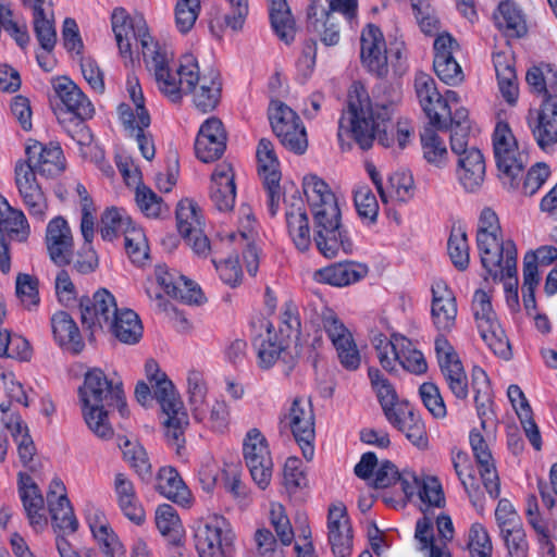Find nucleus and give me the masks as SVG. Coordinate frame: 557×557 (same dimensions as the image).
<instances>
[{
  "mask_svg": "<svg viewBox=\"0 0 557 557\" xmlns=\"http://www.w3.org/2000/svg\"><path fill=\"white\" fill-rule=\"evenodd\" d=\"M358 214L368 222H374L379 213V203L369 186L358 185L354 195Z\"/></svg>",
  "mask_w": 557,
  "mask_h": 557,
  "instance_id": "obj_57",
  "label": "nucleus"
},
{
  "mask_svg": "<svg viewBox=\"0 0 557 557\" xmlns=\"http://www.w3.org/2000/svg\"><path fill=\"white\" fill-rule=\"evenodd\" d=\"M189 406L196 421L202 422L207 418L208 405L206 404V385L197 372H190L187 377Z\"/></svg>",
  "mask_w": 557,
  "mask_h": 557,
  "instance_id": "obj_52",
  "label": "nucleus"
},
{
  "mask_svg": "<svg viewBox=\"0 0 557 557\" xmlns=\"http://www.w3.org/2000/svg\"><path fill=\"white\" fill-rule=\"evenodd\" d=\"M127 92L134 108L121 103L117 108L120 120L137 143L141 156L150 161L156 154L154 143L150 133L145 129L150 125V115L145 108V99L137 77L127 78Z\"/></svg>",
  "mask_w": 557,
  "mask_h": 557,
  "instance_id": "obj_7",
  "label": "nucleus"
},
{
  "mask_svg": "<svg viewBox=\"0 0 557 557\" xmlns=\"http://www.w3.org/2000/svg\"><path fill=\"white\" fill-rule=\"evenodd\" d=\"M156 490L182 507H187L190 504V492L173 467H164L159 470Z\"/></svg>",
  "mask_w": 557,
  "mask_h": 557,
  "instance_id": "obj_34",
  "label": "nucleus"
},
{
  "mask_svg": "<svg viewBox=\"0 0 557 557\" xmlns=\"http://www.w3.org/2000/svg\"><path fill=\"white\" fill-rule=\"evenodd\" d=\"M527 123L541 149L553 147L557 143V96L546 97L540 108L530 109Z\"/></svg>",
  "mask_w": 557,
  "mask_h": 557,
  "instance_id": "obj_13",
  "label": "nucleus"
},
{
  "mask_svg": "<svg viewBox=\"0 0 557 557\" xmlns=\"http://www.w3.org/2000/svg\"><path fill=\"white\" fill-rule=\"evenodd\" d=\"M494 66L502 97L510 106H515L519 97L517 75L510 60L503 53L494 55Z\"/></svg>",
  "mask_w": 557,
  "mask_h": 557,
  "instance_id": "obj_39",
  "label": "nucleus"
},
{
  "mask_svg": "<svg viewBox=\"0 0 557 557\" xmlns=\"http://www.w3.org/2000/svg\"><path fill=\"white\" fill-rule=\"evenodd\" d=\"M218 239L221 242L228 240H244L247 244H255L263 242V234L259 230L249 208L243 209V219L240 220L238 232L231 231L219 233Z\"/></svg>",
  "mask_w": 557,
  "mask_h": 557,
  "instance_id": "obj_48",
  "label": "nucleus"
},
{
  "mask_svg": "<svg viewBox=\"0 0 557 557\" xmlns=\"http://www.w3.org/2000/svg\"><path fill=\"white\" fill-rule=\"evenodd\" d=\"M25 152L26 160L23 161L42 176L54 177L65 169L63 151L58 145L45 146L37 140L29 139Z\"/></svg>",
  "mask_w": 557,
  "mask_h": 557,
  "instance_id": "obj_18",
  "label": "nucleus"
},
{
  "mask_svg": "<svg viewBox=\"0 0 557 557\" xmlns=\"http://www.w3.org/2000/svg\"><path fill=\"white\" fill-rule=\"evenodd\" d=\"M527 84L533 94L545 98L557 96V69L550 64H540L529 69L525 75Z\"/></svg>",
  "mask_w": 557,
  "mask_h": 557,
  "instance_id": "obj_41",
  "label": "nucleus"
},
{
  "mask_svg": "<svg viewBox=\"0 0 557 557\" xmlns=\"http://www.w3.org/2000/svg\"><path fill=\"white\" fill-rule=\"evenodd\" d=\"M509 557H529V542L522 525L500 533Z\"/></svg>",
  "mask_w": 557,
  "mask_h": 557,
  "instance_id": "obj_63",
  "label": "nucleus"
},
{
  "mask_svg": "<svg viewBox=\"0 0 557 557\" xmlns=\"http://www.w3.org/2000/svg\"><path fill=\"white\" fill-rule=\"evenodd\" d=\"M302 189L314 220L315 244H348L354 231L343 223L338 199L321 177L310 174L302 180Z\"/></svg>",
  "mask_w": 557,
  "mask_h": 557,
  "instance_id": "obj_4",
  "label": "nucleus"
},
{
  "mask_svg": "<svg viewBox=\"0 0 557 557\" xmlns=\"http://www.w3.org/2000/svg\"><path fill=\"white\" fill-rule=\"evenodd\" d=\"M164 62L152 77L160 94L173 103L191 95L194 106L202 113L213 110L220 100L221 83L216 75H201L197 58L185 53L178 62Z\"/></svg>",
  "mask_w": 557,
  "mask_h": 557,
  "instance_id": "obj_2",
  "label": "nucleus"
},
{
  "mask_svg": "<svg viewBox=\"0 0 557 557\" xmlns=\"http://www.w3.org/2000/svg\"><path fill=\"white\" fill-rule=\"evenodd\" d=\"M55 96L66 109L59 114L75 115L79 119H91L95 115V107L82 89L69 77L61 76L52 81Z\"/></svg>",
  "mask_w": 557,
  "mask_h": 557,
  "instance_id": "obj_20",
  "label": "nucleus"
},
{
  "mask_svg": "<svg viewBox=\"0 0 557 557\" xmlns=\"http://www.w3.org/2000/svg\"><path fill=\"white\" fill-rule=\"evenodd\" d=\"M495 25L508 36H521L525 32V23L521 11L512 1H503L494 13Z\"/></svg>",
  "mask_w": 557,
  "mask_h": 557,
  "instance_id": "obj_44",
  "label": "nucleus"
},
{
  "mask_svg": "<svg viewBox=\"0 0 557 557\" xmlns=\"http://www.w3.org/2000/svg\"><path fill=\"white\" fill-rule=\"evenodd\" d=\"M441 372L455 397L466 399L469 394V387L467 374L461 361L454 362L450 366H443Z\"/></svg>",
  "mask_w": 557,
  "mask_h": 557,
  "instance_id": "obj_56",
  "label": "nucleus"
},
{
  "mask_svg": "<svg viewBox=\"0 0 557 557\" xmlns=\"http://www.w3.org/2000/svg\"><path fill=\"white\" fill-rule=\"evenodd\" d=\"M268 114L271 128L281 145L295 154L305 153L308 136L297 112L280 100H272Z\"/></svg>",
  "mask_w": 557,
  "mask_h": 557,
  "instance_id": "obj_9",
  "label": "nucleus"
},
{
  "mask_svg": "<svg viewBox=\"0 0 557 557\" xmlns=\"http://www.w3.org/2000/svg\"><path fill=\"white\" fill-rule=\"evenodd\" d=\"M433 67L440 79L447 85H458L465 78L461 66L455 57L434 58Z\"/></svg>",
  "mask_w": 557,
  "mask_h": 557,
  "instance_id": "obj_59",
  "label": "nucleus"
},
{
  "mask_svg": "<svg viewBox=\"0 0 557 557\" xmlns=\"http://www.w3.org/2000/svg\"><path fill=\"white\" fill-rule=\"evenodd\" d=\"M29 232L25 214L21 210L12 208L8 200L0 196V244L25 242Z\"/></svg>",
  "mask_w": 557,
  "mask_h": 557,
  "instance_id": "obj_27",
  "label": "nucleus"
},
{
  "mask_svg": "<svg viewBox=\"0 0 557 557\" xmlns=\"http://www.w3.org/2000/svg\"><path fill=\"white\" fill-rule=\"evenodd\" d=\"M468 548L471 557H492V541L486 529L481 523H473L471 525Z\"/></svg>",
  "mask_w": 557,
  "mask_h": 557,
  "instance_id": "obj_60",
  "label": "nucleus"
},
{
  "mask_svg": "<svg viewBox=\"0 0 557 557\" xmlns=\"http://www.w3.org/2000/svg\"><path fill=\"white\" fill-rule=\"evenodd\" d=\"M469 440L483 485L491 497L498 498L500 482L488 445L482 434L475 430L470 432Z\"/></svg>",
  "mask_w": 557,
  "mask_h": 557,
  "instance_id": "obj_23",
  "label": "nucleus"
},
{
  "mask_svg": "<svg viewBox=\"0 0 557 557\" xmlns=\"http://www.w3.org/2000/svg\"><path fill=\"white\" fill-rule=\"evenodd\" d=\"M503 231L497 214L490 208L481 211L476 225V244H512Z\"/></svg>",
  "mask_w": 557,
  "mask_h": 557,
  "instance_id": "obj_40",
  "label": "nucleus"
},
{
  "mask_svg": "<svg viewBox=\"0 0 557 557\" xmlns=\"http://www.w3.org/2000/svg\"><path fill=\"white\" fill-rule=\"evenodd\" d=\"M129 224V214L122 208H107L100 215L99 232L101 239L113 242L122 235L124 226Z\"/></svg>",
  "mask_w": 557,
  "mask_h": 557,
  "instance_id": "obj_46",
  "label": "nucleus"
},
{
  "mask_svg": "<svg viewBox=\"0 0 557 557\" xmlns=\"http://www.w3.org/2000/svg\"><path fill=\"white\" fill-rule=\"evenodd\" d=\"M368 273L364 264L352 262H338L314 273V278L319 282L333 286H345L358 282Z\"/></svg>",
  "mask_w": 557,
  "mask_h": 557,
  "instance_id": "obj_31",
  "label": "nucleus"
},
{
  "mask_svg": "<svg viewBox=\"0 0 557 557\" xmlns=\"http://www.w3.org/2000/svg\"><path fill=\"white\" fill-rule=\"evenodd\" d=\"M394 112L392 103L372 104L369 94L360 83H354L348 91L347 110L338 123V138L341 141L352 138L361 149H368L373 140L384 147H391L394 141L400 149L407 147L412 133L407 124H398L387 131V123Z\"/></svg>",
  "mask_w": 557,
  "mask_h": 557,
  "instance_id": "obj_1",
  "label": "nucleus"
},
{
  "mask_svg": "<svg viewBox=\"0 0 557 557\" xmlns=\"http://www.w3.org/2000/svg\"><path fill=\"white\" fill-rule=\"evenodd\" d=\"M194 537L199 557H227L234 541L228 522L218 515L199 521Z\"/></svg>",
  "mask_w": 557,
  "mask_h": 557,
  "instance_id": "obj_10",
  "label": "nucleus"
},
{
  "mask_svg": "<svg viewBox=\"0 0 557 557\" xmlns=\"http://www.w3.org/2000/svg\"><path fill=\"white\" fill-rule=\"evenodd\" d=\"M387 421L403 432L407 440L418 448L423 449L428 447L429 441L424 423L421 417L412 409L407 408L405 410L403 407H399L394 413V418Z\"/></svg>",
  "mask_w": 557,
  "mask_h": 557,
  "instance_id": "obj_36",
  "label": "nucleus"
},
{
  "mask_svg": "<svg viewBox=\"0 0 557 557\" xmlns=\"http://www.w3.org/2000/svg\"><path fill=\"white\" fill-rule=\"evenodd\" d=\"M23 2L33 11L34 29L39 44L46 49H51L57 41L52 2L50 0H23Z\"/></svg>",
  "mask_w": 557,
  "mask_h": 557,
  "instance_id": "obj_26",
  "label": "nucleus"
},
{
  "mask_svg": "<svg viewBox=\"0 0 557 557\" xmlns=\"http://www.w3.org/2000/svg\"><path fill=\"white\" fill-rule=\"evenodd\" d=\"M203 219L198 205L191 199H183L176 207V227L181 236L194 244L207 240Z\"/></svg>",
  "mask_w": 557,
  "mask_h": 557,
  "instance_id": "obj_25",
  "label": "nucleus"
},
{
  "mask_svg": "<svg viewBox=\"0 0 557 557\" xmlns=\"http://www.w3.org/2000/svg\"><path fill=\"white\" fill-rule=\"evenodd\" d=\"M360 61L370 73L383 77L388 73L387 45L382 30L374 24L360 34Z\"/></svg>",
  "mask_w": 557,
  "mask_h": 557,
  "instance_id": "obj_12",
  "label": "nucleus"
},
{
  "mask_svg": "<svg viewBox=\"0 0 557 557\" xmlns=\"http://www.w3.org/2000/svg\"><path fill=\"white\" fill-rule=\"evenodd\" d=\"M49 512L51 515L52 524L70 533L77 531L78 521L75 518L73 508L67 496H58L55 500L48 503Z\"/></svg>",
  "mask_w": 557,
  "mask_h": 557,
  "instance_id": "obj_47",
  "label": "nucleus"
},
{
  "mask_svg": "<svg viewBox=\"0 0 557 557\" xmlns=\"http://www.w3.org/2000/svg\"><path fill=\"white\" fill-rule=\"evenodd\" d=\"M15 294L21 305L32 311L39 306L38 278L27 273H18L15 282Z\"/></svg>",
  "mask_w": 557,
  "mask_h": 557,
  "instance_id": "obj_54",
  "label": "nucleus"
},
{
  "mask_svg": "<svg viewBox=\"0 0 557 557\" xmlns=\"http://www.w3.org/2000/svg\"><path fill=\"white\" fill-rule=\"evenodd\" d=\"M471 376H472L471 386L474 392V403H475L476 411H478L479 417L482 419V421H481L482 428H485L484 417L487 413V410H488L487 404L491 400L490 379H488L486 372L478 366L473 367Z\"/></svg>",
  "mask_w": 557,
  "mask_h": 557,
  "instance_id": "obj_49",
  "label": "nucleus"
},
{
  "mask_svg": "<svg viewBox=\"0 0 557 557\" xmlns=\"http://www.w3.org/2000/svg\"><path fill=\"white\" fill-rule=\"evenodd\" d=\"M493 149L502 185L509 191L518 190L521 175L528 163V156L519 148L507 123L496 124Z\"/></svg>",
  "mask_w": 557,
  "mask_h": 557,
  "instance_id": "obj_6",
  "label": "nucleus"
},
{
  "mask_svg": "<svg viewBox=\"0 0 557 557\" xmlns=\"http://www.w3.org/2000/svg\"><path fill=\"white\" fill-rule=\"evenodd\" d=\"M226 141L227 135L222 121L214 116L207 119L195 140L197 158L205 163L218 160L225 151Z\"/></svg>",
  "mask_w": 557,
  "mask_h": 557,
  "instance_id": "obj_17",
  "label": "nucleus"
},
{
  "mask_svg": "<svg viewBox=\"0 0 557 557\" xmlns=\"http://www.w3.org/2000/svg\"><path fill=\"white\" fill-rule=\"evenodd\" d=\"M123 344H137L143 337V324L132 309H120L104 329Z\"/></svg>",
  "mask_w": 557,
  "mask_h": 557,
  "instance_id": "obj_30",
  "label": "nucleus"
},
{
  "mask_svg": "<svg viewBox=\"0 0 557 557\" xmlns=\"http://www.w3.org/2000/svg\"><path fill=\"white\" fill-rule=\"evenodd\" d=\"M302 462L297 457L287 458L284 465L283 483L289 494L307 487L308 480L301 470Z\"/></svg>",
  "mask_w": 557,
  "mask_h": 557,
  "instance_id": "obj_61",
  "label": "nucleus"
},
{
  "mask_svg": "<svg viewBox=\"0 0 557 557\" xmlns=\"http://www.w3.org/2000/svg\"><path fill=\"white\" fill-rule=\"evenodd\" d=\"M285 419H288V425L301 448L304 457L311 460L314 454L312 445L314 440V413L311 404H305L301 399L295 398Z\"/></svg>",
  "mask_w": 557,
  "mask_h": 557,
  "instance_id": "obj_15",
  "label": "nucleus"
},
{
  "mask_svg": "<svg viewBox=\"0 0 557 557\" xmlns=\"http://www.w3.org/2000/svg\"><path fill=\"white\" fill-rule=\"evenodd\" d=\"M549 175V166L546 163L539 162L530 168L518 189L525 196H533L544 185Z\"/></svg>",
  "mask_w": 557,
  "mask_h": 557,
  "instance_id": "obj_64",
  "label": "nucleus"
},
{
  "mask_svg": "<svg viewBox=\"0 0 557 557\" xmlns=\"http://www.w3.org/2000/svg\"><path fill=\"white\" fill-rule=\"evenodd\" d=\"M210 197L220 211H230L236 199L235 173L231 163L218 164L211 175Z\"/></svg>",
  "mask_w": 557,
  "mask_h": 557,
  "instance_id": "obj_24",
  "label": "nucleus"
},
{
  "mask_svg": "<svg viewBox=\"0 0 557 557\" xmlns=\"http://www.w3.org/2000/svg\"><path fill=\"white\" fill-rule=\"evenodd\" d=\"M272 325L267 329V337L256 342L258 364L262 369L271 368L280 358L287 364V374L295 367V359L287 351L283 342L275 339L271 331Z\"/></svg>",
  "mask_w": 557,
  "mask_h": 557,
  "instance_id": "obj_35",
  "label": "nucleus"
},
{
  "mask_svg": "<svg viewBox=\"0 0 557 557\" xmlns=\"http://www.w3.org/2000/svg\"><path fill=\"white\" fill-rule=\"evenodd\" d=\"M352 528L344 504L331 505L327 513V540L335 557H350Z\"/></svg>",
  "mask_w": 557,
  "mask_h": 557,
  "instance_id": "obj_16",
  "label": "nucleus"
},
{
  "mask_svg": "<svg viewBox=\"0 0 557 557\" xmlns=\"http://www.w3.org/2000/svg\"><path fill=\"white\" fill-rule=\"evenodd\" d=\"M156 524L159 531L169 537L171 543L177 544L180 542L183 528L173 506L163 504L157 508Z\"/></svg>",
  "mask_w": 557,
  "mask_h": 557,
  "instance_id": "obj_51",
  "label": "nucleus"
},
{
  "mask_svg": "<svg viewBox=\"0 0 557 557\" xmlns=\"http://www.w3.org/2000/svg\"><path fill=\"white\" fill-rule=\"evenodd\" d=\"M257 159L259 173L264 182L271 184L280 183V161L271 140L262 138L257 147Z\"/></svg>",
  "mask_w": 557,
  "mask_h": 557,
  "instance_id": "obj_45",
  "label": "nucleus"
},
{
  "mask_svg": "<svg viewBox=\"0 0 557 557\" xmlns=\"http://www.w3.org/2000/svg\"><path fill=\"white\" fill-rule=\"evenodd\" d=\"M416 97L428 116L430 123L437 129L447 127V119L450 115V107L460 103L458 94L447 90L442 95L437 90L436 83L426 73H417L413 81Z\"/></svg>",
  "mask_w": 557,
  "mask_h": 557,
  "instance_id": "obj_8",
  "label": "nucleus"
},
{
  "mask_svg": "<svg viewBox=\"0 0 557 557\" xmlns=\"http://www.w3.org/2000/svg\"><path fill=\"white\" fill-rule=\"evenodd\" d=\"M111 24L120 54L132 60L133 45L139 42L146 69L151 76L161 72L164 62L173 61L172 48L151 37L143 15H129L124 9L116 8L112 13Z\"/></svg>",
  "mask_w": 557,
  "mask_h": 557,
  "instance_id": "obj_5",
  "label": "nucleus"
},
{
  "mask_svg": "<svg viewBox=\"0 0 557 557\" xmlns=\"http://www.w3.org/2000/svg\"><path fill=\"white\" fill-rule=\"evenodd\" d=\"M431 315L433 324L442 333L450 332L456 324L457 304L454 292L445 281L438 280L432 284Z\"/></svg>",
  "mask_w": 557,
  "mask_h": 557,
  "instance_id": "obj_19",
  "label": "nucleus"
},
{
  "mask_svg": "<svg viewBox=\"0 0 557 557\" xmlns=\"http://www.w3.org/2000/svg\"><path fill=\"white\" fill-rule=\"evenodd\" d=\"M268 2L270 20L275 34L285 42L292 41L296 28L286 0H268Z\"/></svg>",
  "mask_w": 557,
  "mask_h": 557,
  "instance_id": "obj_43",
  "label": "nucleus"
},
{
  "mask_svg": "<svg viewBox=\"0 0 557 557\" xmlns=\"http://www.w3.org/2000/svg\"><path fill=\"white\" fill-rule=\"evenodd\" d=\"M481 263L494 281L511 280L517 273L516 246H484Z\"/></svg>",
  "mask_w": 557,
  "mask_h": 557,
  "instance_id": "obj_22",
  "label": "nucleus"
},
{
  "mask_svg": "<svg viewBox=\"0 0 557 557\" xmlns=\"http://www.w3.org/2000/svg\"><path fill=\"white\" fill-rule=\"evenodd\" d=\"M135 200L139 210L150 219H159L169 213V207L148 186H138L135 190Z\"/></svg>",
  "mask_w": 557,
  "mask_h": 557,
  "instance_id": "obj_53",
  "label": "nucleus"
},
{
  "mask_svg": "<svg viewBox=\"0 0 557 557\" xmlns=\"http://www.w3.org/2000/svg\"><path fill=\"white\" fill-rule=\"evenodd\" d=\"M18 493L29 523L33 527L46 524L47 520L40 513L44 510L45 499L29 474L18 473Z\"/></svg>",
  "mask_w": 557,
  "mask_h": 557,
  "instance_id": "obj_29",
  "label": "nucleus"
},
{
  "mask_svg": "<svg viewBox=\"0 0 557 557\" xmlns=\"http://www.w3.org/2000/svg\"><path fill=\"white\" fill-rule=\"evenodd\" d=\"M52 332L61 347L74 355L79 354L85 344L73 318L65 311H58L51 318Z\"/></svg>",
  "mask_w": 557,
  "mask_h": 557,
  "instance_id": "obj_32",
  "label": "nucleus"
},
{
  "mask_svg": "<svg viewBox=\"0 0 557 557\" xmlns=\"http://www.w3.org/2000/svg\"><path fill=\"white\" fill-rule=\"evenodd\" d=\"M145 372L148 381L152 384L153 395L161 407L170 408L169 400L180 397L175 391L174 384L164 372L160 371L159 364L154 359H148L145 363Z\"/></svg>",
  "mask_w": 557,
  "mask_h": 557,
  "instance_id": "obj_42",
  "label": "nucleus"
},
{
  "mask_svg": "<svg viewBox=\"0 0 557 557\" xmlns=\"http://www.w3.org/2000/svg\"><path fill=\"white\" fill-rule=\"evenodd\" d=\"M385 189L386 201L395 199L397 201L406 202L413 196V178L408 172L401 171L392 174L388 177V183Z\"/></svg>",
  "mask_w": 557,
  "mask_h": 557,
  "instance_id": "obj_55",
  "label": "nucleus"
},
{
  "mask_svg": "<svg viewBox=\"0 0 557 557\" xmlns=\"http://www.w3.org/2000/svg\"><path fill=\"white\" fill-rule=\"evenodd\" d=\"M243 455L251 479L264 490L272 478L273 461L268 441L258 429L247 432L243 443Z\"/></svg>",
  "mask_w": 557,
  "mask_h": 557,
  "instance_id": "obj_11",
  "label": "nucleus"
},
{
  "mask_svg": "<svg viewBox=\"0 0 557 557\" xmlns=\"http://www.w3.org/2000/svg\"><path fill=\"white\" fill-rule=\"evenodd\" d=\"M79 310L83 325L90 330L96 326L104 330L120 309L114 296L108 289L100 288L92 298L87 296L81 298Z\"/></svg>",
  "mask_w": 557,
  "mask_h": 557,
  "instance_id": "obj_14",
  "label": "nucleus"
},
{
  "mask_svg": "<svg viewBox=\"0 0 557 557\" xmlns=\"http://www.w3.org/2000/svg\"><path fill=\"white\" fill-rule=\"evenodd\" d=\"M420 140L422 157L429 165L438 170L449 166L451 158L446 141L434 129L426 128Z\"/></svg>",
  "mask_w": 557,
  "mask_h": 557,
  "instance_id": "obj_37",
  "label": "nucleus"
},
{
  "mask_svg": "<svg viewBox=\"0 0 557 557\" xmlns=\"http://www.w3.org/2000/svg\"><path fill=\"white\" fill-rule=\"evenodd\" d=\"M200 12V0H177L175 5V24L185 34L195 25Z\"/></svg>",
  "mask_w": 557,
  "mask_h": 557,
  "instance_id": "obj_58",
  "label": "nucleus"
},
{
  "mask_svg": "<svg viewBox=\"0 0 557 557\" xmlns=\"http://www.w3.org/2000/svg\"><path fill=\"white\" fill-rule=\"evenodd\" d=\"M419 394L424 407L436 419L446 417L447 410L438 387L432 382H425L419 387Z\"/></svg>",
  "mask_w": 557,
  "mask_h": 557,
  "instance_id": "obj_62",
  "label": "nucleus"
},
{
  "mask_svg": "<svg viewBox=\"0 0 557 557\" xmlns=\"http://www.w3.org/2000/svg\"><path fill=\"white\" fill-rule=\"evenodd\" d=\"M78 395L88 428L100 438H111L113 429L108 422L109 409L116 408L122 417L128 413L122 383L113 384L101 369L95 368L86 372Z\"/></svg>",
  "mask_w": 557,
  "mask_h": 557,
  "instance_id": "obj_3",
  "label": "nucleus"
},
{
  "mask_svg": "<svg viewBox=\"0 0 557 557\" xmlns=\"http://www.w3.org/2000/svg\"><path fill=\"white\" fill-rule=\"evenodd\" d=\"M15 185L29 213L36 218L42 216L47 209L42 189L37 182L36 172L22 160L15 164Z\"/></svg>",
  "mask_w": 557,
  "mask_h": 557,
  "instance_id": "obj_21",
  "label": "nucleus"
},
{
  "mask_svg": "<svg viewBox=\"0 0 557 557\" xmlns=\"http://www.w3.org/2000/svg\"><path fill=\"white\" fill-rule=\"evenodd\" d=\"M478 329L482 339L496 356L509 359L511 356L509 341L497 320L482 324Z\"/></svg>",
  "mask_w": 557,
  "mask_h": 557,
  "instance_id": "obj_50",
  "label": "nucleus"
},
{
  "mask_svg": "<svg viewBox=\"0 0 557 557\" xmlns=\"http://www.w3.org/2000/svg\"><path fill=\"white\" fill-rule=\"evenodd\" d=\"M169 404L171 405L170 408L161 407L162 411L168 416L164 422L165 437L169 445L175 447L180 454V450L184 448V433L189 424V420L180 397L174 398L173 401L169 400Z\"/></svg>",
  "mask_w": 557,
  "mask_h": 557,
  "instance_id": "obj_33",
  "label": "nucleus"
},
{
  "mask_svg": "<svg viewBox=\"0 0 557 557\" xmlns=\"http://www.w3.org/2000/svg\"><path fill=\"white\" fill-rule=\"evenodd\" d=\"M457 176L468 191H476L485 180V161L482 152L470 149L457 157Z\"/></svg>",
  "mask_w": 557,
  "mask_h": 557,
  "instance_id": "obj_28",
  "label": "nucleus"
},
{
  "mask_svg": "<svg viewBox=\"0 0 557 557\" xmlns=\"http://www.w3.org/2000/svg\"><path fill=\"white\" fill-rule=\"evenodd\" d=\"M308 17L313 30L319 35L325 46H336L341 39L338 23L331 11L324 8L311 5Z\"/></svg>",
  "mask_w": 557,
  "mask_h": 557,
  "instance_id": "obj_38",
  "label": "nucleus"
}]
</instances>
